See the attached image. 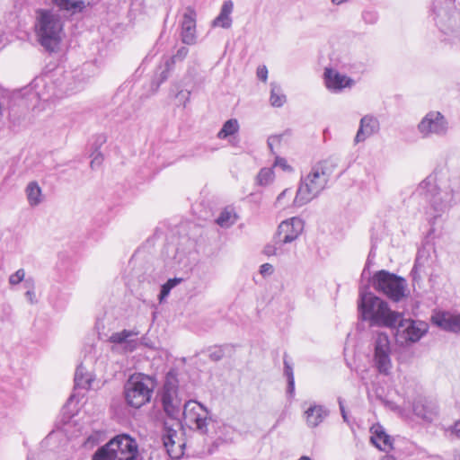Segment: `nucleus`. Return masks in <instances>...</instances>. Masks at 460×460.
Masks as SVG:
<instances>
[{
    "label": "nucleus",
    "mask_w": 460,
    "mask_h": 460,
    "mask_svg": "<svg viewBox=\"0 0 460 460\" xmlns=\"http://www.w3.org/2000/svg\"><path fill=\"white\" fill-rule=\"evenodd\" d=\"M338 164V159L330 156L312 166L310 172L302 177L294 204L297 207L310 202L326 188L331 174Z\"/></svg>",
    "instance_id": "nucleus-1"
},
{
    "label": "nucleus",
    "mask_w": 460,
    "mask_h": 460,
    "mask_svg": "<svg viewBox=\"0 0 460 460\" xmlns=\"http://www.w3.org/2000/svg\"><path fill=\"white\" fill-rule=\"evenodd\" d=\"M359 318L370 327L393 328L399 312L390 308L386 301L372 292L360 290L358 300Z\"/></svg>",
    "instance_id": "nucleus-2"
},
{
    "label": "nucleus",
    "mask_w": 460,
    "mask_h": 460,
    "mask_svg": "<svg viewBox=\"0 0 460 460\" xmlns=\"http://www.w3.org/2000/svg\"><path fill=\"white\" fill-rule=\"evenodd\" d=\"M64 24L60 15L51 9L35 11L34 32L39 44L48 52L56 51L62 40Z\"/></svg>",
    "instance_id": "nucleus-3"
},
{
    "label": "nucleus",
    "mask_w": 460,
    "mask_h": 460,
    "mask_svg": "<svg viewBox=\"0 0 460 460\" xmlns=\"http://www.w3.org/2000/svg\"><path fill=\"white\" fill-rule=\"evenodd\" d=\"M432 14L444 40H460V6L454 0H434Z\"/></svg>",
    "instance_id": "nucleus-4"
},
{
    "label": "nucleus",
    "mask_w": 460,
    "mask_h": 460,
    "mask_svg": "<svg viewBox=\"0 0 460 460\" xmlns=\"http://www.w3.org/2000/svg\"><path fill=\"white\" fill-rule=\"evenodd\" d=\"M417 193L424 196L425 199L430 204L435 211V217L447 211L453 206L454 191L449 185L443 188L437 184L436 177L429 175L422 181L418 189Z\"/></svg>",
    "instance_id": "nucleus-5"
},
{
    "label": "nucleus",
    "mask_w": 460,
    "mask_h": 460,
    "mask_svg": "<svg viewBox=\"0 0 460 460\" xmlns=\"http://www.w3.org/2000/svg\"><path fill=\"white\" fill-rule=\"evenodd\" d=\"M137 444L129 435L121 434L101 447L93 460H136Z\"/></svg>",
    "instance_id": "nucleus-6"
},
{
    "label": "nucleus",
    "mask_w": 460,
    "mask_h": 460,
    "mask_svg": "<svg viewBox=\"0 0 460 460\" xmlns=\"http://www.w3.org/2000/svg\"><path fill=\"white\" fill-rule=\"evenodd\" d=\"M179 381L174 370H170L165 376L160 393L163 410L167 417L175 421L177 427L181 424L182 400L178 393Z\"/></svg>",
    "instance_id": "nucleus-7"
},
{
    "label": "nucleus",
    "mask_w": 460,
    "mask_h": 460,
    "mask_svg": "<svg viewBox=\"0 0 460 460\" xmlns=\"http://www.w3.org/2000/svg\"><path fill=\"white\" fill-rule=\"evenodd\" d=\"M155 387L154 377L144 374L133 375L124 385L125 400L131 407L140 408L150 402Z\"/></svg>",
    "instance_id": "nucleus-8"
},
{
    "label": "nucleus",
    "mask_w": 460,
    "mask_h": 460,
    "mask_svg": "<svg viewBox=\"0 0 460 460\" xmlns=\"http://www.w3.org/2000/svg\"><path fill=\"white\" fill-rule=\"evenodd\" d=\"M373 288L394 302H400L408 296L407 282L402 277L385 270L376 271L372 277Z\"/></svg>",
    "instance_id": "nucleus-9"
},
{
    "label": "nucleus",
    "mask_w": 460,
    "mask_h": 460,
    "mask_svg": "<svg viewBox=\"0 0 460 460\" xmlns=\"http://www.w3.org/2000/svg\"><path fill=\"white\" fill-rule=\"evenodd\" d=\"M395 341L400 346H407L418 342L429 331V324L420 320L405 318L399 312V317L394 323Z\"/></svg>",
    "instance_id": "nucleus-10"
},
{
    "label": "nucleus",
    "mask_w": 460,
    "mask_h": 460,
    "mask_svg": "<svg viewBox=\"0 0 460 460\" xmlns=\"http://www.w3.org/2000/svg\"><path fill=\"white\" fill-rule=\"evenodd\" d=\"M374 366L383 375H388L392 368L391 343L385 332H379L373 338Z\"/></svg>",
    "instance_id": "nucleus-11"
},
{
    "label": "nucleus",
    "mask_w": 460,
    "mask_h": 460,
    "mask_svg": "<svg viewBox=\"0 0 460 460\" xmlns=\"http://www.w3.org/2000/svg\"><path fill=\"white\" fill-rule=\"evenodd\" d=\"M208 410L196 401L190 400L183 403L181 419L186 424L193 427L201 434L208 432Z\"/></svg>",
    "instance_id": "nucleus-12"
},
{
    "label": "nucleus",
    "mask_w": 460,
    "mask_h": 460,
    "mask_svg": "<svg viewBox=\"0 0 460 460\" xmlns=\"http://www.w3.org/2000/svg\"><path fill=\"white\" fill-rule=\"evenodd\" d=\"M448 123L439 111H429L418 124V131L422 137H443L447 133Z\"/></svg>",
    "instance_id": "nucleus-13"
},
{
    "label": "nucleus",
    "mask_w": 460,
    "mask_h": 460,
    "mask_svg": "<svg viewBox=\"0 0 460 460\" xmlns=\"http://www.w3.org/2000/svg\"><path fill=\"white\" fill-rule=\"evenodd\" d=\"M323 82L325 87L332 93H341L345 89H351L356 84L351 77L331 67L324 69Z\"/></svg>",
    "instance_id": "nucleus-14"
},
{
    "label": "nucleus",
    "mask_w": 460,
    "mask_h": 460,
    "mask_svg": "<svg viewBox=\"0 0 460 460\" xmlns=\"http://www.w3.org/2000/svg\"><path fill=\"white\" fill-rule=\"evenodd\" d=\"M304 229V221L296 217L280 223L276 234L277 243H289L295 241Z\"/></svg>",
    "instance_id": "nucleus-15"
},
{
    "label": "nucleus",
    "mask_w": 460,
    "mask_h": 460,
    "mask_svg": "<svg viewBox=\"0 0 460 460\" xmlns=\"http://www.w3.org/2000/svg\"><path fill=\"white\" fill-rule=\"evenodd\" d=\"M177 437V430L173 428V425L164 421V429L162 434L163 445L172 459H179L183 455V448L185 444L180 443L175 445V438Z\"/></svg>",
    "instance_id": "nucleus-16"
},
{
    "label": "nucleus",
    "mask_w": 460,
    "mask_h": 460,
    "mask_svg": "<svg viewBox=\"0 0 460 460\" xmlns=\"http://www.w3.org/2000/svg\"><path fill=\"white\" fill-rule=\"evenodd\" d=\"M412 411L418 418L431 422L438 415V405L432 400L418 397L413 401Z\"/></svg>",
    "instance_id": "nucleus-17"
},
{
    "label": "nucleus",
    "mask_w": 460,
    "mask_h": 460,
    "mask_svg": "<svg viewBox=\"0 0 460 460\" xmlns=\"http://www.w3.org/2000/svg\"><path fill=\"white\" fill-rule=\"evenodd\" d=\"M380 129V123L376 117L367 114L360 119L359 127L356 133L354 143L364 142L368 137L376 134Z\"/></svg>",
    "instance_id": "nucleus-18"
},
{
    "label": "nucleus",
    "mask_w": 460,
    "mask_h": 460,
    "mask_svg": "<svg viewBox=\"0 0 460 460\" xmlns=\"http://www.w3.org/2000/svg\"><path fill=\"white\" fill-rule=\"evenodd\" d=\"M181 35L185 44L191 45L196 41V12L190 6L186 8L182 15Z\"/></svg>",
    "instance_id": "nucleus-19"
},
{
    "label": "nucleus",
    "mask_w": 460,
    "mask_h": 460,
    "mask_svg": "<svg viewBox=\"0 0 460 460\" xmlns=\"http://www.w3.org/2000/svg\"><path fill=\"white\" fill-rule=\"evenodd\" d=\"M138 334V331L124 329L121 332H113L110 336L109 341L121 345L126 352H132L137 347V340L136 338Z\"/></svg>",
    "instance_id": "nucleus-20"
},
{
    "label": "nucleus",
    "mask_w": 460,
    "mask_h": 460,
    "mask_svg": "<svg viewBox=\"0 0 460 460\" xmlns=\"http://www.w3.org/2000/svg\"><path fill=\"white\" fill-rule=\"evenodd\" d=\"M432 323L444 331L460 333V314L438 313L432 316Z\"/></svg>",
    "instance_id": "nucleus-21"
},
{
    "label": "nucleus",
    "mask_w": 460,
    "mask_h": 460,
    "mask_svg": "<svg viewBox=\"0 0 460 460\" xmlns=\"http://www.w3.org/2000/svg\"><path fill=\"white\" fill-rule=\"evenodd\" d=\"M330 414V411L323 405H311L305 411L306 424L309 428L319 426Z\"/></svg>",
    "instance_id": "nucleus-22"
},
{
    "label": "nucleus",
    "mask_w": 460,
    "mask_h": 460,
    "mask_svg": "<svg viewBox=\"0 0 460 460\" xmlns=\"http://www.w3.org/2000/svg\"><path fill=\"white\" fill-rule=\"evenodd\" d=\"M58 11L74 15L82 13L85 7L84 0H49Z\"/></svg>",
    "instance_id": "nucleus-23"
},
{
    "label": "nucleus",
    "mask_w": 460,
    "mask_h": 460,
    "mask_svg": "<svg viewBox=\"0 0 460 460\" xmlns=\"http://www.w3.org/2000/svg\"><path fill=\"white\" fill-rule=\"evenodd\" d=\"M234 9V4L232 1H225L219 14L214 19L212 25L214 27H221L224 29H228L232 26L233 20L231 18V13Z\"/></svg>",
    "instance_id": "nucleus-24"
},
{
    "label": "nucleus",
    "mask_w": 460,
    "mask_h": 460,
    "mask_svg": "<svg viewBox=\"0 0 460 460\" xmlns=\"http://www.w3.org/2000/svg\"><path fill=\"white\" fill-rule=\"evenodd\" d=\"M371 430L373 432L371 441L376 447L383 451L392 448V438L381 426L373 427Z\"/></svg>",
    "instance_id": "nucleus-25"
},
{
    "label": "nucleus",
    "mask_w": 460,
    "mask_h": 460,
    "mask_svg": "<svg viewBox=\"0 0 460 460\" xmlns=\"http://www.w3.org/2000/svg\"><path fill=\"white\" fill-rule=\"evenodd\" d=\"M172 66H173L170 63V61L166 60L163 66L158 67L151 82L152 93H156L160 85L168 79L170 71L172 70Z\"/></svg>",
    "instance_id": "nucleus-26"
},
{
    "label": "nucleus",
    "mask_w": 460,
    "mask_h": 460,
    "mask_svg": "<svg viewBox=\"0 0 460 460\" xmlns=\"http://www.w3.org/2000/svg\"><path fill=\"white\" fill-rule=\"evenodd\" d=\"M93 379L92 376L87 373L86 369L80 365L75 374V385L78 388L89 389L91 388Z\"/></svg>",
    "instance_id": "nucleus-27"
},
{
    "label": "nucleus",
    "mask_w": 460,
    "mask_h": 460,
    "mask_svg": "<svg viewBox=\"0 0 460 460\" xmlns=\"http://www.w3.org/2000/svg\"><path fill=\"white\" fill-rule=\"evenodd\" d=\"M26 195L31 206H38L42 201L41 189L36 181H31L26 187Z\"/></svg>",
    "instance_id": "nucleus-28"
},
{
    "label": "nucleus",
    "mask_w": 460,
    "mask_h": 460,
    "mask_svg": "<svg viewBox=\"0 0 460 460\" xmlns=\"http://www.w3.org/2000/svg\"><path fill=\"white\" fill-rule=\"evenodd\" d=\"M169 249H171L172 252L174 253L173 256L172 257V267L183 269L189 265V258L187 252L180 250L179 248H176L174 246H168L167 250Z\"/></svg>",
    "instance_id": "nucleus-29"
},
{
    "label": "nucleus",
    "mask_w": 460,
    "mask_h": 460,
    "mask_svg": "<svg viewBox=\"0 0 460 460\" xmlns=\"http://www.w3.org/2000/svg\"><path fill=\"white\" fill-rule=\"evenodd\" d=\"M270 104L273 107H282L287 102L286 95L282 93L281 87L276 84H270Z\"/></svg>",
    "instance_id": "nucleus-30"
},
{
    "label": "nucleus",
    "mask_w": 460,
    "mask_h": 460,
    "mask_svg": "<svg viewBox=\"0 0 460 460\" xmlns=\"http://www.w3.org/2000/svg\"><path fill=\"white\" fill-rule=\"evenodd\" d=\"M239 130V124L237 119H230L226 120L222 128L217 133V137L219 139H225L230 136L234 135Z\"/></svg>",
    "instance_id": "nucleus-31"
},
{
    "label": "nucleus",
    "mask_w": 460,
    "mask_h": 460,
    "mask_svg": "<svg viewBox=\"0 0 460 460\" xmlns=\"http://www.w3.org/2000/svg\"><path fill=\"white\" fill-rule=\"evenodd\" d=\"M284 375L288 380L287 394L293 396L295 393V378L292 365L288 362L287 356H284Z\"/></svg>",
    "instance_id": "nucleus-32"
},
{
    "label": "nucleus",
    "mask_w": 460,
    "mask_h": 460,
    "mask_svg": "<svg viewBox=\"0 0 460 460\" xmlns=\"http://www.w3.org/2000/svg\"><path fill=\"white\" fill-rule=\"evenodd\" d=\"M182 279L173 278L169 279L164 284L162 285L160 294L158 296L160 303H162L170 294L171 290L180 284Z\"/></svg>",
    "instance_id": "nucleus-33"
},
{
    "label": "nucleus",
    "mask_w": 460,
    "mask_h": 460,
    "mask_svg": "<svg viewBox=\"0 0 460 460\" xmlns=\"http://www.w3.org/2000/svg\"><path fill=\"white\" fill-rule=\"evenodd\" d=\"M171 93H174V97L179 105L186 107L190 101V91L180 89L178 84H174L171 89Z\"/></svg>",
    "instance_id": "nucleus-34"
},
{
    "label": "nucleus",
    "mask_w": 460,
    "mask_h": 460,
    "mask_svg": "<svg viewBox=\"0 0 460 460\" xmlns=\"http://www.w3.org/2000/svg\"><path fill=\"white\" fill-rule=\"evenodd\" d=\"M235 215L233 214L231 211L225 209L220 213L216 222L221 227L227 228L233 226L235 223Z\"/></svg>",
    "instance_id": "nucleus-35"
},
{
    "label": "nucleus",
    "mask_w": 460,
    "mask_h": 460,
    "mask_svg": "<svg viewBox=\"0 0 460 460\" xmlns=\"http://www.w3.org/2000/svg\"><path fill=\"white\" fill-rule=\"evenodd\" d=\"M228 349L227 345L214 347L208 349V358L212 361H219L225 356L226 350Z\"/></svg>",
    "instance_id": "nucleus-36"
},
{
    "label": "nucleus",
    "mask_w": 460,
    "mask_h": 460,
    "mask_svg": "<svg viewBox=\"0 0 460 460\" xmlns=\"http://www.w3.org/2000/svg\"><path fill=\"white\" fill-rule=\"evenodd\" d=\"M273 179V171L270 168H262L258 176L257 180L260 185H267Z\"/></svg>",
    "instance_id": "nucleus-37"
},
{
    "label": "nucleus",
    "mask_w": 460,
    "mask_h": 460,
    "mask_svg": "<svg viewBox=\"0 0 460 460\" xmlns=\"http://www.w3.org/2000/svg\"><path fill=\"white\" fill-rule=\"evenodd\" d=\"M420 261H421V258H420V254H418V256L415 260V262H414V266L411 271V276L412 278L413 282H418L421 279L420 271H421V268H422V263Z\"/></svg>",
    "instance_id": "nucleus-38"
},
{
    "label": "nucleus",
    "mask_w": 460,
    "mask_h": 460,
    "mask_svg": "<svg viewBox=\"0 0 460 460\" xmlns=\"http://www.w3.org/2000/svg\"><path fill=\"white\" fill-rule=\"evenodd\" d=\"M362 19L367 24H375L378 20V15L374 10H365L362 13Z\"/></svg>",
    "instance_id": "nucleus-39"
},
{
    "label": "nucleus",
    "mask_w": 460,
    "mask_h": 460,
    "mask_svg": "<svg viewBox=\"0 0 460 460\" xmlns=\"http://www.w3.org/2000/svg\"><path fill=\"white\" fill-rule=\"evenodd\" d=\"M25 278V270L23 269H19L13 274L9 277L10 285H17L24 280Z\"/></svg>",
    "instance_id": "nucleus-40"
},
{
    "label": "nucleus",
    "mask_w": 460,
    "mask_h": 460,
    "mask_svg": "<svg viewBox=\"0 0 460 460\" xmlns=\"http://www.w3.org/2000/svg\"><path fill=\"white\" fill-rule=\"evenodd\" d=\"M189 49L186 47H181L175 55H173L171 58L167 59L173 66L176 61L183 60L188 55Z\"/></svg>",
    "instance_id": "nucleus-41"
},
{
    "label": "nucleus",
    "mask_w": 460,
    "mask_h": 460,
    "mask_svg": "<svg viewBox=\"0 0 460 460\" xmlns=\"http://www.w3.org/2000/svg\"><path fill=\"white\" fill-rule=\"evenodd\" d=\"M277 237L274 238V244H268L264 247V253L267 256L278 255V251L280 249L283 243H277Z\"/></svg>",
    "instance_id": "nucleus-42"
},
{
    "label": "nucleus",
    "mask_w": 460,
    "mask_h": 460,
    "mask_svg": "<svg viewBox=\"0 0 460 460\" xmlns=\"http://www.w3.org/2000/svg\"><path fill=\"white\" fill-rule=\"evenodd\" d=\"M275 167H280L283 171H292V167L288 164V162L285 158L277 156L274 162Z\"/></svg>",
    "instance_id": "nucleus-43"
},
{
    "label": "nucleus",
    "mask_w": 460,
    "mask_h": 460,
    "mask_svg": "<svg viewBox=\"0 0 460 460\" xmlns=\"http://www.w3.org/2000/svg\"><path fill=\"white\" fill-rule=\"evenodd\" d=\"M257 76L262 82H266L268 78V69L265 66L257 68Z\"/></svg>",
    "instance_id": "nucleus-44"
},
{
    "label": "nucleus",
    "mask_w": 460,
    "mask_h": 460,
    "mask_svg": "<svg viewBox=\"0 0 460 460\" xmlns=\"http://www.w3.org/2000/svg\"><path fill=\"white\" fill-rule=\"evenodd\" d=\"M23 287L27 289V291L34 290L35 288V280L32 277L24 278Z\"/></svg>",
    "instance_id": "nucleus-45"
},
{
    "label": "nucleus",
    "mask_w": 460,
    "mask_h": 460,
    "mask_svg": "<svg viewBox=\"0 0 460 460\" xmlns=\"http://www.w3.org/2000/svg\"><path fill=\"white\" fill-rule=\"evenodd\" d=\"M273 272V266L270 263H264L260 268L261 275L271 274Z\"/></svg>",
    "instance_id": "nucleus-46"
},
{
    "label": "nucleus",
    "mask_w": 460,
    "mask_h": 460,
    "mask_svg": "<svg viewBox=\"0 0 460 460\" xmlns=\"http://www.w3.org/2000/svg\"><path fill=\"white\" fill-rule=\"evenodd\" d=\"M25 296L30 304L34 305L37 303L36 295L34 290H30L25 292Z\"/></svg>",
    "instance_id": "nucleus-47"
},
{
    "label": "nucleus",
    "mask_w": 460,
    "mask_h": 460,
    "mask_svg": "<svg viewBox=\"0 0 460 460\" xmlns=\"http://www.w3.org/2000/svg\"><path fill=\"white\" fill-rule=\"evenodd\" d=\"M102 155L100 153L96 154L91 161V167L94 168V166L100 165L102 162Z\"/></svg>",
    "instance_id": "nucleus-48"
},
{
    "label": "nucleus",
    "mask_w": 460,
    "mask_h": 460,
    "mask_svg": "<svg viewBox=\"0 0 460 460\" xmlns=\"http://www.w3.org/2000/svg\"><path fill=\"white\" fill-rule=\"evenodd\" d=\"M338 402H339L340 411H341V416H342L344 421H348L347 413L345 411V408L343 405V401L341 397L338 398Z\"/></svg>",
    "instance_id": "nucleus-49"
},
{
    "label": "nucleus",
    "mask_w": 460,
    "mask_h": 460,
    "mask_svg": "<svg viewBox=\"0 0 460 460\" xmlns=\"http://www.w3.org/2000/svg\"><path fill=\"white\" fill-rule=\"evenodd\" d=\"M39 97L44 101H49L52 97H58V94L56 92H53L50 94H45V93H38Z\"/></svg>",
    "instance_id": "nucleus-50"
},
{
    "label": "nucleus",
    "mask_w": 460,
    "mask_h": 460,
    "mask_svg": "<svg viewBox=\"0 0 460 460\" xmlns=\"http://www.w3.org/2000/svg\"><path fill=\"white\" fill-rule=\"evenodd\" d=\"M452 432L460 438V421H456L452 427Z\"/></svg>",
    "instance_id": "nucleus-51"
},
{
    "label": "nucleus",
    "mask_w": 460,
    "mask_h": 460,
    "mask_svg": "<svg viewBox=\"0 0 460 460\" xmlns=\"http://www.w3.org/2000/svg\"><path fill=\"white\" fill-rule=\"evenodd\" d=\"M275 140H276V141H279V137H270V138L268 139V146H269V147H270V151H272V150H273V148H272V141H275Z\"/></svg>",
    "instance_id": "nucleus-52"
},
{
    "label": "nucleus",
    "mask_w": 460,
    "mask_h": 460,
    "mask_svg": "<svg viewBox=\"0 0 460 460\" xmlns=\"http://www.w3.org/2000/svg\"><path fill=\"white\" fill-rule=\"evenodd\" d=\"M381 460H395V458L392 456L386 455L381 458Z\"/></svg>",
    "instance_id": "nucleus-53"
},
{
    "label": "nucleus",
    "mask_w": 460,
    "mask_h": 460,
    "mask_svg": "<svg viewBox=\"0 0 460 460\" xmlns=\"http://www.w3.org/2000/svg\"><path fill=\"white\" fill-rule=\"evenodd\" d=\"M348 0H332V2L335 4H343L345 2H347Z\"/></svg>",
    "instance_id": "nucleus-54"
},
{
    "label": "nucleus",
    "mask_w": 460,
    "mask_h": 460,
    "mask_svg": "<svg viewBox=\"0 0 460 460\" xmlns=\"http://www.w3.org/2000/svg\"><path fill=\"white\" fill-rule=\"evenodd\" d=\"M98 140L101 142V143H104L106 141V138L104 136H99L98 137Z\"/></svg>",
    "instance_id": "nucleus-55"
},
{
    "label": "nucleus",
    "mask_w": 460,
    "mask_h": 460,
    "mask_svg": "<svg viewBox=\"0 0 460 460\" xmlns=\"http://www.w3.org/2000/svg\"><path fill=\"white\" fill-rule=\"evenodd\" d=\"M286 192H287V190H284V191H282V192L279 195L278 199H281V198L286 194Z\"/></svg>",
    "instance_id": "nucleus-56"
},
{
    "label": "nucleus",
    "mask_w": 460,
    "mask_h": 460,
    "mask_svg": "<svg viewBox=\"0 0 460 460\" xmlns=\"http://www.w3.org/2000/svg\"><path fill=\"white\" fill-rule=\"evenodd\" d=\"M298 460H312V459L308 456H302Z\"/></svg>",
    "instance_id": "nucleus-57"
},
{
    "label": "nucleus",
    "mask_w": 460,
    "mask_h": 460,
    "mask_svg": "<svg viewBox=\"0 0 460 460\" xmlns=\"http://www.w3.org/2000/svg\"><path fill=\"white\" fill-rule=\"evenodd\" d=\"M455 4H457L460 6V0H454Z\"/></svg>",
    "instance_id": "nucleus-58"
},
{
    "label": "nucleus",
    "mask_w": 460,
    "mask_h": 460,
    "mask_svg": "<svg viewBox=\"0 0 460 460\" xmlns=\"http://www.w3.org/2000/svg\"><path fill=\"white\" fill-rule=\"evenodd\" d=\"M456 460H460V453L456 456Z\"/></svg>",
    "instance_id": "nucleus-59"
},
{
    "label": "nucleus",
    "mask_w": 460,
    "mask_h": 460,
    "mask_svg": "<svg viewBox=\"0 0 460 460\" xmlns=\"http://www.w3.org/2000/svg\"><path fill=\"white\" fill-rule=\"evenodd\" d=\"M213 452H214L213 449H209V451H208L209 454H212Z\"/></svg>",
    "instance_id": "nucleus-60"
},
{
    "label": "nucleus",
    "mask_w": 460,
    "mask_h": 460,
    "mask_svg": "<svg viewBox=\"0 0 460 460\" xmlns=\"http://www.w3.org/2000/svg\"><path fill=\"white\" fill-rule=\"evenodd\" d=\"M213 446L217 447V442H214V445H213Z\"/></svg>",
    "instance_id": "nucleus-61"
},
{
    "label": "nucleus",
    "mask_w": 460,
    "mask_h": 460,
    "mask_svg": "<svg viewBox=\"0 0 460 460\" xmlns=\"http://www.w3.org/2000/svg\"><path fill=\"white\" fill-rule=\"evenodd\" d=\"M373 252V248L371 249V251L369 252V255H371Z\"/></svg>",
    "instance_id": "nucleus-62"
}]
</instances>
